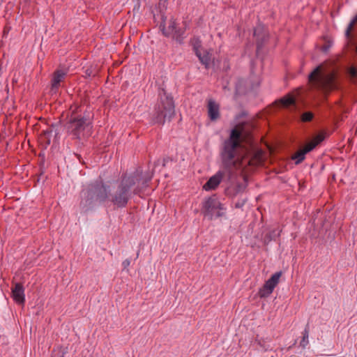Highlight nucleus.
Listing matches in <instances>:
<instances>
[{"instance_id": "nucleus-20", "label": "nucleus", "mask_w": 357, "mask_h": 357, "mask_svg": "<svg viewBox=\"0 0 357 357\" xmlns=\"http://www.w3.org/2000/svg\"><path fill=\"white\" fill-rule=\"evenodd\" d=\"M347 73L352 79H357V68H356L355 66H352L349 67L347 70Z\"/></svg>"}, {"instance_id": "nucleus-7", "label": "nucleus", "mask_w": 357, "mask_h": 357, "mask_svg": "<svg viewBox=\"0 0 357 357\" xmlns=\"http://www.w3.org/2000/svg\"><path fill=\"white\" fill-rule=\"evenodd\" d=\"M205 215L211 219L213 217H221L224 215L225 208L219 199L214 195L208 197L204 203Z\"/></svg>"}, {"instance_id": "nucleus-11", "label": "nucleus", "mask_w": 357, "mask_h": 357, "mask_svg": "<svg viewBox=\"0 0 357 357\" xmlns=\"http://www.w3.org/2000/svg\"><path fill=\"white\" fill-rule=\"evenodd\" d=\"M200 47V45L196 43L194 45L193 49L200 62L204 65L206 68H208L210 63L211 56L208 52L202 50Z\"/></svg>"}, {"instance_id": "nucleus-14", "label": "nucleus", "mask_w": 357, "mask_h": 357, "mask_svg": "<svg viewBox=\"0 0 357 357\" xmlns=\"http://www.w3.org/2000/svg\"><path fill=\"white\" fill-rule=\"evenodd\" d=\"M66 75V72L63 70H57L54 73L52 79L51 92L52 93H56L60 86V82L65 78Z\"/></svg>"}, {"instance_id": "nucleus-1", "label": "nucleus", "mask_w": 357, "mask_h": 357, "mask_svg": "<svg viewBox=\"0 0 357 357\" xmlns=\"http://www.w3.org/2000/svg\"><path fill=\"white\" fill-rule=\"evenodd\" d=\"M241 131L237 128L231 130L229 137L226 139L221 149L220 155L224 169L219 170L209 178L203 185L206 191L215 190L223 177L228 174L229 178L237 175H243L250 164V160L240 153L241 146Z\"/></svg>"}, {"instance_id": "nucleus-23", "label": "nucleus", "mask_w": 357, "mask_h": 357, "mask_svg": "<svg viewBox=\"0 0 357 357\" xmlns=\"http://www.w3.org/2000/svg\"><path fill=\"white\" fill-rule=\"evenodd\" d=\"M130 260L128 259H125L122 263V265L124 268H128L130 266Z\"/></svg>"}, {"instance_id": "nucleus-25", "label": "nucleus", "mask_w": 357, "mask_h": 357, "mask_svg": "<svg viewBox=\"0 0 357 357\" xmlns=\"http://www.w3.org/2000/svg\"><path fill=\"white\" fill-rule=\"evenodd\" d=\"M291 108H292L296 105V99L294 98V92H293L292 90H291Z\"/></svg>"}, {"instance_id": "nucleus-29", "label": "nucleus", "mask_w": 357, "mask_h": 357, "mask_svg": "<svg viewBox=\"0 0 357 357\" xmlns=\"http://www.w3.org/2000/svg\"><path fill=\"white\" fill-rule=\"evenodd\" d=\"M61 357H63V356H61Z\"/></svg>"}, {"instance_id": "nucleus-13", "label": "nucleus", "mask_w": 357, "mask_h": 357, "mask_svg": "<svg viewBox=\"0 0 357 357\" xmlns=\"http://www.w3.org/2000/svg\"><path fill=\"white\" fill-rule=\"evenodd\" d=\"M12 296L14 301L19 303L23 304L25 301L24 289L23 286L20 283H16L12 289Z\"/></svg>"}, {"instance_id": "nucleus-8", "label": "nucleus", "mask_w": 357, "mask_h": 357, "mask_svg": "<svg viewBox=\"0 0 357 357\" xmlns=\"http://www.w3.org/2000/svg\"><path fill=\"white\" fill-rule=\"evenodd\" d=\"M162 33L166 36H172L177 41L181 43L184 38V30L181 28H177L176 21L171 19L168 22V26L165 27V24L160 26Z\"/></svg>"}, {"instance_id": "nucleus-2", "label": "nucleus", "mask_w": 357, "mask_h": 357, "mask_svg": "<svg viewBox=\"0 0 357 357\" xmlns=\"http://www.w3.org/2000/svg\"><path fill=\"white\" fill-rule=\"evenodd\" d=\"M151 178V176L149 175L145 178H142L140 173L137 171L131 175L123 176L113 193H110L109 200L117 207H125L132 196V188L137 183L138 185L134 188L133 193L139 194L142 188L147 185Z\"/></svg>"}, {"instance_id": "nucleus-10", "label": "nucleus", "mask_w": 357, "mask_h": 357, "mask_svg": "<svg viewBox=\"0 0 357 357\" xmlns=\"http://www.w3.org/2000/svg\"><path fill=\"white\" fill-rule=\"evenodd\" d=\"M254 36L257 38L258 51L268 36L265 26L261 24H258L254 30Z\"/></svg>"}, {"instance_id": "nucleus-3", "label": "nucleus", "mask_w": 357, "mask_h": 357, "mask_svg": "<svg viewBox=\"0 0 357 357\" xmlns=\"http://www.w3.org/2000/svg\"><path fill=\"white\" fill-rule=\"evenodd\" d=\"M109 185L98 180L89 184L81 192L79 207L82 212L87 213L96 205L109 200Z\"/></svg>"}, {"instance_id": "nucleus-4", "label": "nucleus", "mask_w": 357, "mask_h": 357, "mask_svg": "<svg viewBox=\"0 0 357 357\" xmlns=\"http://www.w3.org/2000/svg\"><path fill=\"white\" fill-rule=\"evenodd\" d=\"M159 101L154 108L153 121L155 123L163 125L169 121L174 115V103L171 95L164 90L159 93Z\"/></svg>"}, {"instance_id": "nucleus-9", "label": "nucleus", "mask_w": 357, "mask_h": 357, "mask_svg": "<svg viewBox=\"0 0 357 357\" xmlns=\"http://www.w3.org/2000/svg\"><path fill=\"white\" fill-rule=\"evenodd\" d=\"M282 275V272H276L270 279H268L259 290V296L261 297L268 296L273 291L274 288L279 282L280 278Z\"/></svg>"}, {"instance_id": "nucleus-5", "label": "nucleus", "mask_w": 357, "mask_h": 357, "mask_svg": "<svg viewBox=\"0 0 357 357\" xmlns=\"http://www.w3.org/2000/svg\"><path fill=\"white\" fill-rule=\"evenodd\" d=\"M308 79L312 87L324 92L335 87V75L326 72L321 66H317L308 75Z\"/></svg>"}, {"instance_id": "nucleus-19", "label": "nucleus", "mask_w": 357, "mask_h": 357, "mask_svg": "<svg viewBox=\"0 0 357 357\" xmlns=\"http://www.w3.org/2000/svg\"><path fill=\"white\" fill-rule=\"evenodd\" d=\"M308 341V331L305 328L304 331L303 332V337L300 342V346L304 349L307 345Z\"/></svg>"}, {"instance_id": "nucleus-22", "label": "nucleus", "mask_w": 357, "mask_h": 357, "mask_svg": "<svg viewBox=\"0 0 357 357\" xmlns=\"http://www.w3.org/2000/svg\"><path fill=\"white\" fill-rule=\"evenodd\" d=\"M253 79H255V82L248 87L250 90H252L259 85V79L258 77H254Z\"/></svg>"}, {"instance_id": "nucleus-21", "label": "nucleus", "mask_w": 357, "mask_h": 357, "mask_svg": "<svg viewBox=\"0 0 357 357\" xmlns=\"http://www.w3.org/2000/svg\"><path fill=\"white\" fill-rule=\"evenodd\" d=\"M325 135L324 134H319L315 137V142L310 143L309 144H316V146L322 142L325 139Z\"/></svg>"}, {"instance_id": "nucleus-26", "label": "nucleus", "mask_w": 357, "mask_h": 357, "mask_svg": "<svg viewBox=\"0 0 357 357\" xmlns=\"http://www.w3.org/2000/svg\"><path fill=\"white\" fill-rule=\"evenodd\" d=\"M236 207H241L242 205L238 203V204H236Z\"/></svg>"}, {"instance_id": "nucleus-27", "label": "nucleus", "mask_w": 357, "mask_h": 357, "mask_svg": "<svg viewBox=\"0 0 357 357\" xmlns=\"http://www.w3.org/2000/svg\"><path fill=\"white\" fill-rule=\"evenodd\" d=\"M50 131H46L45 133L49 134Z\"/></svg>"}, {"instance_id": "nucleus-16", "label": "nucleus", "mask_w": 357, "mask_h": 357, "mask_svg": "<svg viewBox=\"0 0 357 357\" xmlns=\"http://www.w3.org/2000/svg\"><path fill=\"white\" fill-rule=\"evenodd\" d=\"M314 114L312 111L301 109L298 113V120L303 123L310 122L314 119Z\"/></svg>"}, {"instance_id": "nucleus-28", "label": "nucleus", "mask_w": 357, "mask_h": 357, "mask_svg": "<svg viewBox=\"0 0 357 357\" xmlns=\"http://www.w3.org/2000/svg\"><path fill=\"white\" fill-rule=\"evenodd\" d=\"M138 1V3H139L140 0H137Z\"/></svg>"}, {"instance_id": "nucleus-24", "label": "nucleus", "mask_w": 357, "mask_h": 357, "mask_svg": "<svg viewBox=\"0 0 357 357\" xmlns=\"http://www.w3.org/2000/svg\"><path fill=\"white\" fill-rule=\"evenodd\" d=\"M330 47H331L330 44L325 45L321 47V51L324 52H327L328 51V50L330 49Z\"/></svg>"}, {"instance_id": "nucleus-6", "label": "nucleus", "mask_w": 357, "mask_h": 357, "mask_svg": "<svg viewBox=\"0 0 357 357\" xmlns=\"http://www.w3.org/2000/svg\"><path fill=\"white\" fill-rule=\"evenodd\" d=\"M66 129L75 138L81 139L91 135L92 125L89 118L71 117L66 124Z\"/></svg>"}, {"instance_id": "nucleus-18", "label": "nucleus", "mask_w": 357, "mask_h": 357, "mask_svg": "<svg viewBox=\"0 0 357 357\" xmlns=\"http://www.w3.org/2000/svg\"><path fill=\"white\" fill-rule=\"evenodd\" d=\"M278 105L280 107H289L290 106V93H287L284 98L280 100Z\"/></svg>"}, {"instance_id": "nucleus-15", "label": "nucleus", "mask_w": 357, "mask_h": 357, "mask_svg": "<svg viewBox=\"0 0 357 357\" xmlns=\"http://www.w3.org/2000/svg\"><path fill=\"white\" fill-rule=\"evenodd\" d=\"M208 113L211 121H215L219 117V105L214 100H210L208 101Z\"/></svg>"}, {"instance_id": "nucleus-17", "label": "nucleus", "mask_w": 357, "mask_h": 357, "mask_svg": "<svg viewBox=\"0 0 357 357\" xmlns=\"http://www.w3.org/2000/svg\"><path fill=\"white\" fill-rule=\"evenodd\" d=\"M357 22V14L351 19L345 31V36L347 38L351 37V31L354 29V26Z\"/></svg>"}, {"instance_id": "nucleus-12", "label": "nucleus", "mask_w": 357, "mask_h": 357, "mask_svg": "<svg viewBox=\"0 0 357 357\" xmlns=\"http://www.w3.org/2000/svg\"><path fill=\"white\" fill-rule=\"evenodd\" d=\"M315 147L316 144H307L305 148L300 149L296 153H291V161L294 160L296 165L301 163L305 159V155Z\"/></svg>"}]
</instances>
